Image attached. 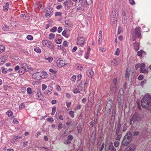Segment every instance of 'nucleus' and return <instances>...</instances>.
I'll list each match as a JSON object with an SVG mask.
<instances>
[{"label": "nucleus", "instance_id": "680f3d73", "mask_svg": "<svg viewBox=\"0 0 151 151\" xmlns=\"http://www.w3.org/2000/svg\"><path fill=\"white\" fill-rule=\"evenodd\" d=\"M104 146V143H102L100 149L99 151H102L103 150Z\"/></svg>", "mask_w": 151, "mask_h": 151}, {"label": "nucleus", "instance_id": "7c9ffc66", "mask_svg": "<svg viewBox=\"0 0 151 151\" xmlns=\"http://www.w3.org/2000/svg\"><path fill=\"white\" fill-rule=\"evenodd\" d=\"M143 53H145V52L141 50L137 52V55L139 56H142Z\"/></svg>", "mask_w": 151, "mask_h": 151}, {"label": "nucleus", "instance_id": "9b49d317", "mask_svg": "<svg viewBox=\"0 0 151 151\" xmlns=\"http://www.w3.org/2000/svg\"><path fill=\"white\" fill-rule=\"evenodd\" d=\"M32 78L35 79L39 80L41 79L40 72L35 73L32 75Z\"/></svg>", "mask_w": 151, "mask_h": 151}, {"label": "nucleus", "instance_id": "f3484780", "mask_svg": "<svg viewBox=\"0 0 151 151\" xmlns=\"http://www.w3.org/2000/svg\"><path fill=\"white\" fill-rule=\"evenodd\" d=\"M65 26L66 27H71L72 26V23L68 20H67L65 21Z\"/></svg>", "mask_w": 151, "mask_h": 151}, {"label": "nucleus", "instance_id": "774afa93", "mask_svg": "<svg viewBox=\"0 0 151 151\" xmlns=\"http://www.w3.org/2000/svg\"><path fill=\"white\" fill-rule=\"evenodd\" d=\"M63 45L65 47H67L68 46V42L66 41H65L63 42Z\"/></svg>", "mask_w": 151, "mask_h": 151}, {"label": "nucleus", "instance_id": "7ed1b4c3", "mask_svg": "<svg viewBox=\"0 0 151 151\" xmlns=\"http://www.w3.org/2000/svg\"><path fill=\"white\" fill-rule=\"evenodd\" d=\"M132 136L131 132L127 133L124 137L122 142V144L125 146H127L131 142Z\"/></svg>", "mask_w": 151, "mask_h": 151}, {"label": "nucleus", "instance_id": "6e6552de", "mask_svg": "<svg viewBox=\"0 0 151 151\" xmlns=\"http://www.w3.org/2000/svg\"><path fill=\"white\" fill-rule=\"evenodd\" d=\"M145 65L144 63H142L141 64L140 67V72L142 73H148V70L147 69H145Z\"/></svg>", "mask_w": 151, "mask_h": 151}, {"label": "nucleus", "instance_id": "cd10ccee", "mask_svg": "<svg viewBox=\"0 0 151 151\" xmlns=\"http://www.w3.org/2000/svg\"><path fill=\"white\" fill-rule=\"evenodd\" d=\"M77 130L78 133H80L82 131V128L81 125H78L77 127Z\"/></svg>", "mask_w": 151, "mask_h": 151}, {"label": "nucleus", "instance_id": "4c0bfd02", "mask_svg": "<svg viewBox=\"0 0 151 151\" xmlns=\"http://www.w3.org/2000/svg\"><path fill=\"white\" fill-rule=\"evenodd\" d=\"M55 36V35L54 34L50 33L49 35V38L51 40L53 39Z\"/></svg>", "mask_w": 151, "mask_h": 151}, {"label": "nucleus", "instance_id": "f257e3e1", "mask_svg": "<svg viewBox=\"0 0 151 151\" xmlns=\"http://www.w3.org/2000/svg\"><path fill=\"white\" fill-rule=\"evenodd\" d=\"M142 106L145 108H147L151 105V96L148 93L141 100Z\"/></svg>", "mask_w": 151, "mask_h": 151}, {"label": "nucleus", "instance_id": "8fccbe9b", "mask_svg": "<svg viewBox=\"0 0 151 151\" xmlns=\"http://www.w3.org/2000/svg\"><path fill=\"white\" fill-rule=\"evenodd\" d=\"M102 38H99L98 43L99 45H100L102 43Z\"/></svg>", "mask_w": 151, "mask_h": 151}, {"label": "nucleus", "instance_id": "a19ab883", "mask_svg": "<svg viewBox=\"0 0 151 151\" xmlns=\"http://www.w3.org/2000/svg\"><path fill=\"white\" fill-rule=\"evenodd\" d=\"M117 82V79L116 78H114L113 80V83L111 84H115L116 86H117L116 84Z\"/></svg>", "mask_w": 151, "mask_h": 151}, {"label": "nucleus", "instance_id": "f704fd0d", "mask_svg": "<svg viewBox=\"0 0 151 151\" xmlns=\"http://www.w3.org/2000/svg\"><path fill=\"white\" fill-rule=\"evenodd\" d=\"M25 72V71H24V70L23 69L22 70L21 69V68L18 71V73L20 75H22Z\"/></svg>", "mask_w": 151, "mask_h": 151}, {"label": "nucleus", "instance_id": "aec40b11", "mask_svg": "<svg viewBox=\"0 0 151 151\" xmlns=\"http://www.w3.org/2000/svg\"><path fill=\"white\" fill-rule=\"evenodd\" d=\"M22 68L24 71H27L28 68L27 65L25 63H23L22 65Z\"/></svg>", "mask_w": 151, "mask_h": 151}, {"label": "nucleus", "instance_id": "ea45409f", "mask_svg": "<svg viewBox=\"0 0 151 151\" xmlns=\"http://www.w3.org/2000/svg\"><path fill=\"white\" fill-rule=\"evenodd\" d=\"M81 88V87H80L79 88H80L79 89H78L77 88L73 90V92L75 93H79L80 92V89Z\"/></svg>", "mask_w": 151, "mask_h": 151}, {"label": "nucleus", "instance_id": "412c9836", "mask_svg": "<svg viewBox=\"0 0 151 151\" xmlns=\"http://www.w3.org/2000/svg\"><path fill=\"white\" fill-rule=\"evenodd\" d=\"M47 46L51 49H53L54 47L52 42L50 41L48 42V44Z\"/></svg>", "mask_w": 151, "mask_h": 151}, {"label": "nucleus", "instance_id": "3c124183", "mask_svg": "<svg viewBox=\"0 0 151 151\" xmlns=\"http://www.w3.org/2000/svg\"><path fill=\"white\" fill-rule=\"evenodd\" d=\"M116 106L115 105L113 106V107L114 108L113 109H112L113 111H112L113 116L115 114V112H116Z\"/></svg>", "mask_w": 151, "mask_h": 151}, {"label": "nucleus", "instance_id": "052dcab7", "mask_svg": "<svg viewBox=\"0 0 151 151\" xmlns=\"http://www.w3.org/2000/svg\"><path fill=\"white\" fill-rule=\"evenodd\" d=\"M7 69L6 68H4L2 70V72L4 73H6L7 72Z\"/></svg>", "mask_w": 151, "mask_h": 151}, {"label": "nucleus", "instance_id": "c03bdc74", "mask_svg": "<svg viewBox=\"0 0 151 151\" xmlns=\"http://www.w3.org/2000/svg\"><path fill=\"white\" fill-rule=\"evenodd\" d=\"M4 47L2 45H0V53L2 52L4 50Z\"/></svg>", "mask_w": 151, "mask_h": 151}, {"label": "nucleus", "instance_id": "69168bd1", "mask_svg": "<svg viewBox=\"0 0 151 151\" xmlns=\"http://www.w3.org/2000/svg\"><path fill=\"white\" fill-rule=\"evenodd\" d=\"M62 14L61 12H56L55 13V15L56 16H60Z\"/></svg>", "mask_w": 151, "mask_h": 151}, {"label": "nucleus", "instance_id": "5fc2aeb1", "mask_svg": "<svg viewBox=\"0 0 151 151\" xmlns=\"http://www.w3.org/2000/svg\"><path fill=\"white\" fill-rule=\"evenodd\" d=\"M120 53V50L119 48H118L117 49L116 52L115 53V55H118Z\"/></svg>", "mask_w": 151, "mask_h": 151}, {"label": "nucleus", "instance_id": "dca6fc26", "mask_svg": "<svg viewBox=\"0 0 151 151\" xmlns=\"http://www.w3.org/2000/svg\"><path fill=\"white\" fill-rule=\"evenodd\" d=\"M22 137L21 136L19 137L16 136L14 137V138L11 141L13 144H15V141H18L19 139L21 138Z\"/></svg>", "mask_w": 151, "mask_h": 151}, {"label": "nucleus", "instance_id": "f03ea898", "mask_svg": "<svg viewBox=\"0 0 151 151\" xmlns=\"http://www.w3.org/2000/svg\"><path fill=\"white\" fill-rule=\"evenodd\" d=\"M141 29L139 27H137L135 28L134 32L132 34V40H136L137 38H141Z\"/></svg>", "mask_w": 151, "mask_h": 151}, {"label": "nucleus", "instance_id": "bb28decb", "mask_svg": "<svg viewBox=\"0 0 151 151\" xmlns=\"http://www.w3.org/2000/svg\"><path fill=\"white\" fill-rule=\"evenodd\" d=\"M109 149L110 151H116V149L112 145H109Z\"/></svg>", "mask_w": 151, "mask_h": 151}, {"label": "nucleus", "instance_id": "c756f323", "mask_svg": "<svg viewBox=\"0 0 151 151\" xmlns=\"http://www.w3.org/2000/svg\"><path fill=\"white\" fill-rule=\"evenodd\" d=\"M9 5V3L8 2H7L5 5L3 6V9H8Z\"/></svg>", "mask_w": 151, "mask_h": 151}, {"label": "nucleus", "instance_id": "de8ad7c7", "mask_svg": "<svg viewBox=\"0 0 151 151\" xmlns=\"http://www.w3.org/2000/svg\"><path fill=\"white\" fill-rule=\"evenodd\" d=\"M57 29V28L56 27H54L50 30V31L51 32H55L56 31Z\"/></svg>", "mask_w": 151, "mask_h": 151}, {"label": "nucleus", "instance_id": "58836bf2", "mask_svg": "<svg viewBox=\"0 0 151 151\" xmlns=\"http://www.w3.org/2000/svg\"><path fill=\"white\" fill-rule=\"evenodd\" d=\"M51 12H48L47 10V12L46 13L45 16L46 17H50L51 16Z\"/></svg>", "mask_w": 151, "mask_h": 151}, {"label": "nucleus", "instance_id": "ddd939ff", "mask_svg": "<svg viewBox=\"0 0 151 151\" xmlns=\"http://www.w3.org/2000/svg\"><path fill=\"white\" fill-rule=\"evenodd\" d=\"M117 86L115 84H111L110 87V91L111 93H115L116 91Z\"/></svg>", "mask_w": 151, "mask_h": 151}, {"label": "nucleus", "instance_id": "1a4fd4ad", "mask_svg": "<svg viewBox=\"0 0 151 151\" xmlns=\"http://www.w3.org/2000/svg\"><path fill=\"white\" fill-rule=\"evenodd\" d=\"M136 149V146L134 144H132L126 148L125 151H135Z\"/></svg>", "mask_w": 151, "mask_h": 151}, {"label": "nucleus", "instance_id": "4be33fe9", "mask_svg": "<svg viewBox=\"0 0 151 151\" xmlns=\"http://www.w3.org/2000/svg\"><path fill=\"white\" fill-rule=\"evenodd\" d=\"M89 124L92 127H94L95 129L97 127V124L96 122L91 121L89 122Z\"/></svg>", "mask_w": 151, "mask_h": 151}, {"label": "nucleus", "instance_id": "4468645a", "mask_svg": "<svg viewBox=\"0 0 151 151\" xmlns=\"http://www.w3.org/2000/svg\"><path fill=\"white\" fill-rule=\"evenodd\" d=\"M52 87L51 86H49L47 90L45 92V93L46 94H50L52 92Z\"/></svg>", "mask_w": 151, "mask_h": 151}, {"label": "nucleus", "instance_id": "603ef678", "mask_svg": "<svg viewBox=\"0 0 151 151\" xmlns=\"http://www.w3.org/2000/svg\"><path fill=\"white\" fill-rule=\"evenodd\" d=\"M119 141H116L114 142V145L115 147H117L119 146Z\"/></svg>", "mask_w": 151, "mask_h": 151}, {"label": "nucleus", "instance_id": "0e129e2a", "mask_svg": "<svg viewBox=\"0 0 151 151\" xmlns=\"http://www.w3.org/2000/svg\"><path fill=\"white\" fill-rule=\"evenodd\" d=\"M47 121L51 122H52L54 121L53 119L52 118H49L47 119Z\"/></svg>", "mask_w": 151, "mask_h": 151}, {"label": "nucleus", "instance_id": "6ab92c4d", "mask_svg": "<svg viewBox=\"0 0 151 151\" xmlns=\"http://www.w3.org/2000/svg\"><path fill=\"white\" fill-rule=\"evenodd\" d=\"M134 48L136 51L138 50L139 48V44L137 42H135L134 44Z\"/></svg>", "mask_w": 151, "mask_h": 151}, {"label": "nucleus", "instance_id": "b1692460", "mask_svg": "<svg viewBox=\"0 0 151 151\" xmlns=\"http://www.w3.org/2000/svg\"><path fill=\"white\" fill-rule=\"evenodd\" d=\"M111 108H109L108 107H105V113L107 115H108L110 113Z\"/></svg>", "mask_w": 151, "mask_h": 151}, {"label": "nucleus", "instance_id": "79ce46f5", "mask_svg": "<svg viewBox=\"0 0 151 151\" xmlns=\"http://www.w3.org/2000/svg\"><path fill=\"white\" fill-rule=\"evenodd\" d=\"M27 92L29 94H31L32 93V88H31L28 87L27 89Z\"/></svg>", "mask_w": 151, "mask_h": 151}, {"label": "nucleus", "instance_id": "72a5a7b5", "mask_svg": "<svg viewBox=\"0 0 151 151\" xmlns=\"http://www.w3.org/2000/svg\"><path fill=\"white\" fill-rule=\"evenodd\" d=\"M3 29L5 31H7L9 30V28L6 25H4L3 27Z\"/></svg>", "mask_w": 151, "mask_h": 151}, {"label": "nucleus", "instance_id": "5701e85b", "mask_svg": "<svg viewBox=\"0 0 151 151\" xmlns=\"http://www.w3.org/2000/svg\"><path fill=\"white\" fill-rule=\"evenodd\" d=\"M49 41L46 40H43L42 41V46L43 47L47 46Z\"/></svg>", "mask_w": 151, "mask_h": 151}, {"label": "nucleus", "instance_id": "2eb2a0df", "mask_svg": "<svg viewBox=\"0 0 151 151\" xmlns=\"http://www.w3.org/2000/svg\"><path fill=\"white\" fill-rule=\"evenodd\" d=\"M113 105V102L112 100H109L107 103L106 107L109 108H111Z\"/></svg>", "mask_w": 151, "mask_h": 151}, {"label": "nucleus", "instance_id": "6e6d98bb", "mask_svg": "<svg viewBox=\"0 0 151 151\" xmlns=\"http://www.w3.org/2000/svg\"><path fill=\"white\" fill-rule=\"evenodd\" d=\"M141 66V64H139V63H137L135 65V69L136 70L137 69L139 68H140Z\"/></svg>", "mask_w": 151, "mask_h": 151}, {"label": "nucleus", "instance_id": "4d7b16f0", "mask_svg": "<svg viewBox=\"0 0 151 151\" xmlns=\"http://www.w3.org/2000/svg\"><path fill=\"white\" fill-rule=\"evenodd\" d=\"M71 141L68 139H66L65 141L64 142V143L66 145H67L71 143Z\"/></svg>", "mask_w": 151, "mask_h": 151}, {"label": "nucleus", "instance_id": "f8f14e48", "mask_svg": "<svg viewBox=\"0 0 151 151\" xmlns=\"http://www.w3.org/2000/svg\"><path fill=\"white\" fill-rule=\"evenodd\" d=\"M87 74L88 76L90 78H92L94 72L93 70L90 69H88L86 71Z\"/></svg>", "mask_w": 151, "mask_h": 151}, {"label": "nucleus", "instance_id": "e433bc0d", "mask_svg": "<svg viewBox=\"0 0 151 151\" xmlns=\"http://www.w3.org/2000/svg\"><path fill=\"white\" fill-rule=\"evenodd\" d=\"M63 126L62 124V123L61 122H59L58 123V130H60L61 129H62L63 128Z\"/></svg>", "mask_w": 151, "mask_h": 151}, {"label": "nucleus", "instance_id": "20e7f679", "mask_svg": "<svg viewBox=\"0 0 151 151\" xmlns=\"http://www.w3.org/2000/svg\"><path fill=\"white\" fill-rule=\"evenodd\" d=\"M121 125L120 123H118L116 126V129L115 131L116 134V140L119 141L122 136V134L121 133Z\"/></svg>", "mask_w": 151, "mask_h": 151}, {"label": "nucleus", "instance_id": "c9c22d12", "mask_svg": "<svg viewBox=\"0 0 151 151\" xmlns=\"http://www.w3.org/2000/svg\"><path fill=\"white\" fill-rule=\"evenodd\" d=\"M34 50L37 53H40L41 52L40 49L38 47H35L34 48Z\"/></svg>", "mask_w": 151, "mask_h": 151}, {"label": "nucleus", "instance_id": "a878e982", "mask_svg": "<svg viewBox=\"0 0 151 151\" xmlns=\"http://www.w3.org/2000/svg\"><path fill=\"white\" fill-rule=\"evenodd\" d=\"M124 89L123 88H121L119 91L118 95L124 96Z\"/></svg>", "mask_w": 151, "mask_h": 151}, {"label": "nucleus", "instance_id": "864d4df0", "mask_svg": "<svg viewBox=\"0 0 151 151\" xmlns=\"http://www.w3.org/2000/svg\"><path fill=\"white\" fill-rule=\"evenodd\" d=\"M27 39L30 40H33V37L31 35H29L27 36Z\"/></svg>", "mask_w": 151, "mask_h": 151}, {"label": "nucleus", "instance_id": "37998d69", "mask_svg": "<svg viewBox=\"0 0 151 151\" xmlns=\"http://www.w3.org/2000/svg\"><path fill=\"white\" fill-rule=\"evenodd\" d=\"M73 136L69 135L68 136L67 139L71 141L73 139Z\"/></svg>", "mask_w": 151, "mask_h": 151}, {"label": "nucleus", "instance_id": "c85d7f7f", "mask_svg": "<svg viewBox=\"0 0 151 151\" xmlns=\"http://www.w3.org/2000/svg\"><path fill=\"white\" fill-rule=\"evenodd\" d=\"M131 72V71H129V73H128L127 72L125 74V77L126 78H132V75H131L130 74V73Z\"/></svg>", "mask_w": 151, "mask_h": 151}, {"label": "nucleus", "instance_id": "473e14b6", "mask_svg": "<svg viewBox=\"0 0 151 151\" xmlns=\"http://www.w3.org/2000/svg\"><path fill=\"white\" fill-rule=\"evenodd\" d=\"M6 114L9 117H10L13 115V112L11 110H8L6 112Z\"/></svg>", "mask_w": 151, "mask_h": 151}, {"label": "nucleus", "instance_id": "9d476101", "mask_svg": "<svg viewBox=\"0 0 151 151\" xmlns=\"http://www.w3.org/2000/svg\"><path fill=\"white\" fill-rule=\"evenodd\" d=\"M57 65L58 67H60L64 66L66 65V64L64 60L60 59L57 61Z\"/></svg>", "mask_w": 151, "mask_h": 151}, {"label": "nucleus", "instance_id": "09e8293b", "mask_svg": "<svg viewBox=\"0 0 151 151\" xmlns=\"http://www.w3.org/2000/svg\"><path fill=\"white\" fill-rule=\"evenodd\" d=\"M45 59L47 60L49 62H51L53 60V58L51 57H49L48 58H46Z\"/></svg>", "mask_w": 151, "mask_h": 151}, {"label": "nucleus", "instance_id": "393cba45", "mask_svg": "<svg viewBox=\"0 0 151 151\" xmlns=\"http://www.w3.org/2000/svg\"><path fill=\"white\" fill-rule=\"evenodd\" d=\"M37 96L41 100H42L43 99V97L41 94V92L40 91H38L37 93Z\"/></svg>", "mask_w": 151, "mask_h": 151}, {"label": "nucleus", "instance_id": "e2e57ef3", "mask_svg": "<svg viewBox=\"0 0 151 151\" xmlns=\"http://www.w3.org/2000/svg\"><path fill=\"white\" fill-rule=\"evenodd\" d=\"M47 88V86L46 85L43 84L42 85V89L43 91L45 90Z\"/></svg>", "mask_w": 151, "mask_h": 151}, {"label": "nucleus", "instance_id": "423d86ee", "mask_svg": "<svg viewBox=\"0 0 151 151\" xmlns=\"http://www.w3.org/2000/svg\"><path fill=\"white\" fill-rule=\"evenodd\" d=\"M140 117L138 113L135 112L134 114L133 115L132 117L131 118L130 120V125H131L132 124V122L133 121L134 122L135 121H138L140 120Z\"/></svg>", "mask_w": 151, "mask_h": 151}, {"label": "nucleus", "instance_id": "a18cd8bd", "mask_svg": "<svg viewBox=\"0 0 151 151\" xmlns=\"http://www.w3.org/2000/svg\"><path fill=\"white\" fill-rule=\"evenodd\" d=\"M71 80L72 81L75 82L76 79V76L75 75H73L71 78Z\"/></svg>", "mask_w": 151, "mask_h": 151}, {"label": "nucleus", "instance_id": "49530a36", "mask_svg": "<svg viewBox=\"0 0 151 151\" xmlns=\"http://www.w3.org/2000/svg\"><path fill=\"white\" fill-rule=\"evenodd\" d=\"M74 112L73 111H70L69 112V114L70 116L73 118L74 117Z\"/></svg>", "mask_w": 151, "mask_h": 151}, {"label": "nucleus", "instance_id": "bf43d9fd", "mask_svg": "<svg viewBox=\"0 0 151 151\" xmlns=\"http://www.w3.org/2000/svg\"><path fill=\"white\" fill-rule=\"evenodd\" d=\"M62 40L61 39H58L56 41V42L57 44H60L61 43Z\"/></svg>", "mask_w": 151, "mask_h": 151}, {"label": "nucleus", "instance_id": "0eeeda50", "mask_svg": "<svg viewBox=\"0 0 151 151\" xmlns=\"http://www.w3.org/2000/svg\"><path fill=\"white\" fill-rule=\"evenodd\" d=\"M85 41V39L84 38L82 37H78L77 39V44L82 47L84 45Z\"/></svg>", "mask_w": 151, "mask_h": 151}, {"label": "nucleus", "instance_id": "a211bd4d", "mask_svg": "<svg viewBox=\"0 0 151 151\" xmlns=\"http://www.w3.org/2000/svg\"><path fill=\"white\" fill-rule=\"evenodd\" d=\"M41 79L44 78L47 75V73L45 71L40 72Z\"/></svg>", "mask_w": 151, "mask_h": 151}, {"label": "nucleus", "instance_id": "39448f33", "mask_svg": "<svg viewBox=\"0 0 151 151\" xmlns=\"http://www.w3.org/2000/svg\"><path fill=\"white\" fill-rule=\"evenodd\" d=\"M117 100L118 103L119 108L121 109L123 106L124 100V96L118 95Z\"/></svg>", "mask_w": 151, "mask_h": 151}, {"label": "nucleus", "instance_id": "13d9d810", "mask_svg": "<svg viewBox=\"0 0 151 151\" xmlns=\"http://www.w3.org/2000/svg\"><path fill=\"white\" fill-rule=\"evenodd\" d=\"M56 88L57 89V90L58 91H60L61 89L60 88V86L58 85H57L56 86Z\"/></svg>", "mask_w": 151, "mask_h": 151}, {"label": "nucleus", "instance_id": "338daca9", "mask_svg": "<svg viewBox=\"0 0 151 151\" xmlns=\"http://www.w3.org/2000/svg\"><path fill=\"white\" fill-rule=\"evenodd\" d=\"M24 107V104L23 103L21 104L19 106V108L20 109H22Z\"/></svg>", "mask_w": 151, "mask_h": 151}, {"label": "nucleus", "instance_id": "2f4dec72", "mask_svg": "<svg viewBox=\"0 0 151 151\" xmlns=\"http://www.w3.org/2000/svg\"><path fill=\"white\" fill-rule=\"evenodd\" d=\"M89 4H88L86 2H82L81 4V6L83 7H86L88 6Z\"/></svg>", "mask_w": 151, "mask_h": 151}]
</instances>
